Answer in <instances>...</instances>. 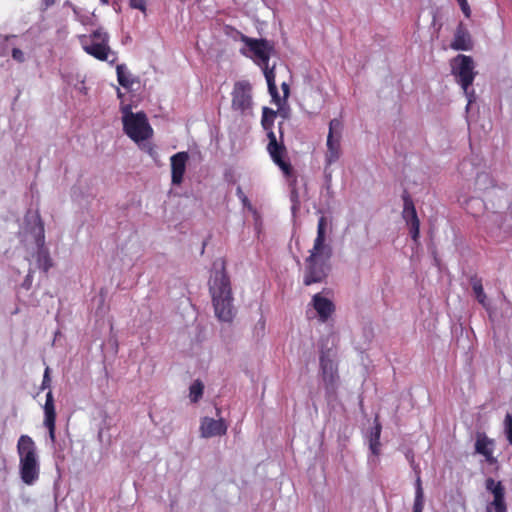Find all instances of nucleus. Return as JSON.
I'll return each instance as SVG.
<instances>
[{
  "instance_id": "nucleus-17",
  "label": "nucleus",
  "mask_w": 512,
  "mask_h": 512,
  "mask_svg": "<svg viewBox=\"0 0 512 512\" xmlns=\"http://www.w3.org/2000/svg\"><path fill=\"white\" fill-rule=\"evenodd\" d=\"M189 159L187 152L182 151L174 154L171 161V181L174 185H180L183 182V176L186 170V164Z\"/></svg>"
},
{
  "instance_id": "nucleus-12",
  "label": "nucleus",
  "mask_w": 512,
  "mask_h": 512,
  "mask_svg": "<svg viewBox=\"0 0 512 512\" xmlns=\"http://www.w3.org/2000/svg\"><path fill=\"white\" fill-rule=\"evenodd\" d=\"M485 487L493 494V501L488 504L487 512H507L505 488L502 482L495 481L493 478H487Z\"/></svg>"
},
{
  "instance_id": "nucleus-43",
  "label": "nucleus",
  "mask_w": 512,
  "mask_h": 512,
  "mask_svg": "<svg viewBox=\"0 0 512 512\" xmlns=\"http://www.w3.org/2000/svg\"><path fill=\"white\" fill-rule=\"evenodd\" d=\"M116 60V58L114 57L111 61H109L110 63H114V61Z\"/></svg>"
},
{
  "instance_id": "nucleus-7",
  "label": "nucleus",
  "mask_w": 512,
  "mask_h": 512,
  "mask_svg": "<svg viewBox=\"0 0 512 512\" xmlns=\"http://www.w3.org/2000/svg\"><path fill=\"white\" fill-rule=\"evenodd\" d=\"M342 130L343 124L341 120L334 118L329 122V131L326 141L327 150L325 152V162L327 166H331L341 157Z\"/></svg>"
},
{
  "instance_id": "nucleus-22",
  "label": "nucleus",
  "mask_w": 512,
  "mask_h": 512,
  "mask_svg": "<svg viewBox=\"0 0 512 512\" xmlns=\"http://www.w3.org/2000/svg\"><path fill=\"white\" fill-rule=\"evenodd\" d=\"M263 69H264V75H265V78H266V81H267V85H268V90H269V93L273 99V101L276 103V104H280V95L278 93V89H277V86H276V83H275V73H274V68H269V66H262Z\"/></svg>"
},
{
  "instance_id": "nucleus-32",
  "label": "nucleus",
  "mask_w": 512,
  "mask_h": 512,
  "mask_svg": "<svg viewBox=\"0 0 512 512\" xmlns=\"http://www.w3.org/2000/svg\"><path fill=\"white\" fill-rule=\"evenodd\" d=\"M11 56L15 61H17L19 63H23L25 61V55H24L23 51L19 48H13L12 52H11Z\"/></svg>"
},
{
  "instance_id": "nucleus-30",
  "label": "nucleus",
  "mask_w": 512,
  "mask_h": 512,
  "mask_svg": "<svg viewBox=\"0 0 512 512\" xmlns=\"http://www.w3.org/2000/svg\"><path fill=\"white\" fill-rule=\"evenodd\" d=\"M236 195L239 198V200L242 202L244 207L248 208L250 211H253V212L255 211L250 200L245 195V193L243 192V190L240 186H238L236 189Z\"/></svg>"
},
{
  "instance_id": "nucleus-38",
  "label": "nucleus",
  "mask_w": 512,
  "mask_h": 512,
  "mask_svg": "<svg viewBox=\"0 0 512 512\" xmlns=\"http://www.w3.org/2000/svg\"><path fill=\"white\" fill-rule=\"evenodd\" d=\"M283 122L278 123V130H279V139L278 142H282L284 144V132H283Z\"/></svg>"
},
{
  "instance_id": "nucleus-13",
  "label": "nucleus",
  "mask_w": 512,
  "mask_h": 512,
  "mask_svg": "<svg viewBox=\"0 0 512 512\" xmlns=\"http://www.w3.org/2000/svg\"><path fill=\"white\" fill-rule=\"evenodd\" d=\"M494 439L489 438L486 433L478 432L474 444L475 453L484 457L489 465L498 463L497 458L494 456Z\"/></svg>"
},
{
  "instance_id": "nucleus-3",
  "label": "nucleus",
  "mask_w": 512,
  "mask_h": 512,
  "mask_svg": "<svg viewBox=\"0 0 512 512\" xmlns=\"http://www.w3.org/2000/svg\"><path fill=\"white\" fill-rule=\"evenodd\" d=\"M277 116V111H274L268 107H264L262 110L261 125L267 132L268 144L267 151L273 160V162L282 170L285 176H291L293 168L290 162L285 160L287 155V149L285 144L278 142V138L273 131L274 121Z\"/></svg>"
},
{
  "instance_id": "nucleus-4",
  "label": "nucleus",
  "mask_w": 512,
  "mask_h": 512,
  "mask_svg": "<svg viewBox=\"0 0 512 512\" xmlns=\"http://www.w3.org/2000/svg\"><path fill=\"white\" fill-rule=\"evenodd\" d=\"M451 72L456 82L461 86L468 99V105L475 100V92L470 87L477 75L473 58L468 55L458 54L451 60Z\"/></svg>"
},
{
  "instance_id": "nucleus-15",
  "label": "nucleus",
  "mask_w": 512,
  "mask_h": 512,
  "mask_svg": "<svg viewBox=\"0 0 512 512\" xmlns=\"http://www.w3.org/2000/svg\"><path fill=\"white\" fill-rule=\"evenodd\" d=\"M44 426L48 429L49 438L52 443L56 441V409L54 404V398L51 391L46 394V401L44 404Z\"/></svg>"
},
{
  "instance_id": "nucleus-21",
  "label": "nucleus",
  "mask_w": 512,
  "mask_h": 512,
  "mask_svg": "<svg viewBox=\"0 0 512 512\" xmlns=\"http://www.w3.org/2000/svg\"><path fill=\"white\" fill-rule=\"evenodd\" d=\"M402 200H403V211H402V217L405 220L406 224H410L414 221H418V215L417 211L413 202V199L411 198L410 194L407 190H404L402 194Z\"/></svg>"
},
{
  "instance_id": "nucleus-8",
  "label": "nucleus",
  "mask_w": 512,
  "mask_h": 512,
  "mask_svg": "<svg viewBox=\"0 0 512 512\" xmlns=\"http://www.w3.org/2000/svg\"><path fill=\"white\" fill-rule=\"evenodd\" d=\"M320 369L327 396H335L339 381L338 367L328 352H322L320 355Z\"/></svg>"
},
{
  "instance_id": "nucleus-34",
  "label": "nucleus",
  "mask_w": 512,
  "mask_h": 512,
  "mask_svg": "<svg viewBox=\"0 0 512 512\" xmlns=\"http://www.w3.org/2000/svg\"><path fill=\"white\" fill-rule=\"evenodd\" d=\"M50 369L47 367L44 372L43 381H42V389L50 387L51 378L49 375Z\"/></svg>"
},
{
  "instance_id": "nucleus-40",
  "label": "nucleus",
  "mask_w": 512,
  "mask_h": 512,
  "mask_svg": "<svg viewBox=\"0 0 512 512\" xmlns=\"http://www.w3.org/2000/svg\"><path fill=\"white\" fill-rule=\"evenodd\" d=\"M280 115L281 117L283 118H287L288 117V114H287V111H285L284 109H280L278 112H277V115Z\"/></svg>"
},
{
  "instance_id": "nucleus-42",
  "label": "nucleus",
  "mask_w": 512,
  "mask_h": 512,
  "mask_svg": "<svg viewBox=\"0 0 512 512\" xmlns=\"http://www.w3.org/2000/svg\"><path fill=\"white\" fill-rule=\"evenodd\" d=\"M109 0H102V3L108 4Z\"/></svg>"
},
{
  "instance_id": "nucleus-41",
  "label": "nucleus",
  "mask_w": 512,
  "mask_h": 512,
  "mask_svg": "<svg viewBox=\"0 0 512 512\" xmlns=\"http://www.w3.org/2000/svg\"><path fill=\"white\" fill-rule=\"evenodd\" d=\"M24 285L28 288L29 285H30V275H27L25 281H24Z\"/></svg>"
},
{
  "instance_id": "nucleus-24",
  "label": "nucleus",
  "mask_w": 512,
  "mask_h": 512,
  "mask_svg": "<svg viewBox=\"0 0 512 512\" xmlns=\"http://www.w3.org/2000/svg\"><path fill=\"white\" fill-rule=\"evenodd\" d=\"M470 284L472 286V290L475 294L477 301L483 306H488L487 296L483 289L482 279L477 275H473L470 277Z\"/></svg>"
},
{
  "instance_id": "nucleus-33",
  "label": "nucleus",
  "mask_w": 512,
  "mask_h": 512,
  "mask_svg": "<svg viewBox=\"0 0 512 512\" xmlns=\"http://www.w3.org/2000/svg\"><path fill=\"white\" fill-rule=\"evenodd\" d=\"M130 6L142 12L146 11V0H129Z\"/></svg>"
},
{
  "instance_id": "nucleus-14",
  "label": "nucleus",
  "mask_w": 512,
  "mask_h": 512,
  "mask_svg": "<svg viewBox=\"0 0 512 512\" xmlns=\"http://www.w3.org/2000/svg\"><path fill=\"white\" fill-rule=\"evenodd\" d=\"M227 429V424L222 418L216 420L210 417H204L201 420L200 433L203 438L225 435Z\"/></svg>"
},
{
  "instance_id": "nucleus-23",
  "label": "nucleus",
  "mask_w": 512,
  "mask_h": 512,
  "mask_svg": "<svg viewBox=\"0 0 512 512\" xmlns=\"http://www.w3.org/2000/svg\"><path fill=\"white\" fill-rule=\"evenodd\" d=\"M497 186L495 179L488 172H480L475 179V187L481 192H486Z\"/></svg>"
},
{
  "instance_id": "nucleus-36",
  "label": "nucleus",
  "mask_w": 512,
  "mask_h": 512,
  "mask_svg": "<svg viewBox=\"0 0 512 512\" xmlns=\"http://www.w3.org/2000/svg\"><path fill=\"white\" fill-rule=\"evenodd\" d=\"M329 167L330 166H327V163L325 162V166H324V177H325V181L328 185H330L331 183V179H332V173L331 171L329 170Z\"/></svg>"
},
{
  "instance_id": "nucleus-5",
  "label": "nucleus",
  "mask_w": 512,
  "mask_h": 512,
  "mask_svg": "<svg viewBox=\"0 0 512 512\" xmlns=\"http://www.w3.org/2000/svg\"><path fill=\"white\" fill-rule=\"evenodd\" d=\"M124 133L134 142L140 143L153 136V128L144 112L133 113L130 106L122 108Z\"/></svg>"
},
{
  "instance_id": "nucleus-26",
  "label": "nucleus",
  "mask_w": 512,
  "mask_h": 512,
  "mask_svg": "<svg viewBox=\"0 0 512 512\" xmlns=\"http://www.w3.org/2000/svg\"><path fill=\"white\" fill-rule=\"evenodd\" d=\"M116 72L119 84L126 89L131 88L133 85V80L130 79V74L127 72L125 65H117Z\"/></svg>"
},
{
  "instance_id": "nucleus-1",
  "label": "nucleus",
  "mask_w": 512,
  "mask_h": 512,
  "mask_svg": "<svg viewBox=\"0 0 512 512\" xmlns=\"http://www.w3.org/2000/svg\"><path fill=\"white\" fill-rule=\"evenodd\" d=\"M326 227L327 218L321 216L318 220L317 235L313 247L309 250V256L305 259L303 272V284L305 286L323 283L329 275L332 248L325 242Z\"/></svg>"
},
{
  "instance_id": "nucleus-9",
  "label": "nucleus",
  "mask_w": 512,
  "mask_h": 512,
  "mask_svg": "<svg viewBox=\"0 0 512 512\" xmlns=\"http://www.w3.org/2000/svg\"><path fill=\"white\" fill-rule=\"evenodd\" d=\"M241 40L252 53L250 56L258 65L267 66L273 51V45L266 39H255L242 35Z\"/></svg>"
},
{
  "instance_id": "nucleus-6",
  "label": "nucleus",
  "mask_w": 512,
  "mask_h": 512,
  "mask_svg": "<svg viewBox=\"0 0 512 512\" xmlns=\"http://www.w3.org/2000/svg\"><path fill=\"white\" fill-rule=\"evenodd\" d=\"M109 36L101 29L95 30L89 38L82 40L84 51L100 61H108V57L112 54L109 47Z\"/></svg>"
},
{
  "instance_id": "nucleus-37",
  "label": "nucleus",
  "mask_w": 512,
  "mask_h": 512,
  "mask_svg": "<svg viewBox=\"0 0 512 512\" xmlns=\"http://www.w3.org/2000/svg\"><path fill=\"white\" fill-rule=\"evenodd\" d=\"M281 88H282V91H283V98H284V100H286L289 97V95H290V86H289L288 83L283 82L281 84Z\"/></svg>"
},
{
  "instance_id": "nucleus-2",
  "label": "nucleus",
  "mask_w": 512,
  "mask_h": 512,
  "mask_svg": "<svg viewBox=\"0 0 512 512\" xmlns=\"http://www.w3.org/2000/svg\"><path fill=\"white\" fill-rule=\"evenodd\" d=\"M220 268L211 278L209 290L216 317L221 321L230 322L234 317V307L230 279L225 270L224 260L220 261Z\"/></svg>"
},
{
  "instance_id": "nucleus-20",
  "label": "nucleus",
  "mask_w": 512,
  "mask_h": 512,
  "mask_svg": "<svg viewBox=\"0 0 512 512\" xmlns=\"http://www.w3.org/2000/svg\"><path fill=\"white\" fill-rule=\"evenodd\" d=\"M450 47L455 51H469L472 49V40L468 31L462 24L456 29L454 39L450 44Z\"/></svg>"
},
{
  "instance_id": "nucleus-27",
  "label": "nucleus",
  "mask_w": 512,
  "mask_h": 512,
  "mask_svg": "<svg viewBox=\"0 0 512 512\" xmlns=\"http://www.w3.org/2000/svg\"><path fill=\"white\" fill-rule=\"evenodd\" d=\"M424 507V494L420 476L416 479V493L413 505V512H422Z\"/></svg>"
},
{
  "instance_id": "nucleus-11",
  "label": "nucleus",
  "mask_w": 512,
  "mask_h": 512,
  "mask_svg": "<svg viewBox=\"0 0 512 512\" xmlns=\"http://www.w3.org/2000/svg\"><path fill=\"white\" fill-rule=\"evenodd\" d=\"M35 243L37 246L36 252V263L39 269H42L43 272L47 273L49 269L53 266V261L50 257V253L45 246V233H44V224L40 217H38V233L35 237Z\"/></svg>"
},
{
  "instance_id": "nucleus-19",
  "label": "nucleus",
  "mask_w": 512,
  "mask_h": 512,
  "mask_svg": "<svg viewBox=\"0 0 512 512\" xmlns=\"http://www.w3.org/2000/svg\"><path fill=\"white\" fill-rule=\"evenodd\" d=\"M19 461L38 460L37 447L28 435H21L17 443Z\"/></svg>"
},
{
  "instance_id": "nucleus-18",
  "label": "nucleus",
  "mask_w": 512,
  "mask_h": 512,
  "mask_svg": "<svg viewBox=\"0 0 512 512\" xmlns=\"http://www.w3.org/2000/svg\"><path fill=\"white\" fill-rule=\"evenodd\" d=\"M19 472L26 485H33L40 475L39 460L19 461Z\"/></svg>"
},
{
  "instance_id": "nucleus-35",
  "label": "nucleus",
  "mask_w": 512,
  "mask_h": 512,
  "mask_svg": "<svg viewBox=\"0 0 512 512\" xmlns=\"http://www.w3.org/2000/svg\"><path fill=\"white\" fill-rule=\"evenodd\" d=\"M462 12L464 13V15L469 18L470 15H471V10H470V7H469V4L467 2V0H464V2L460 1L458 2Z\"/></svg>"
},
{
  "instance_id": "nucleus-10",
  "label": "nucleus",
  "mask_w": 512,
  "mask_h": 512,
  "mask_svg": "<svg viewBox=\"0 0 512 512\" xmlns=\"http://www.w3.org/2000/svg\"><path fill=\"white\" fill-rule=\"evenodd\" d=\"M252 86L248 81H238L232 90L231 107L234 111L244 114L252 107Z\"/></svg>"
},
{
  "instance_id": "nucleus-31",
  "label": "nucleus",
  "mask_w": 512,
  "mask_h": 512,
  "mask_svg": "<svg viewBox=\"0 0 512 512\" xmlns=\"http://www.w3.org/2000/svg\"><path fill=\"white\" fill-rule=\"evenodd\" d=\"M409 226V231H410V235H411V238L417 242L418 239H419V235H420V220L418 221H414L410 224H407Z\"/></svg>"
},
{
  "instance_id": "nucleus-25",
  "label": "nucleus",
  "mask_w": 512,
  "mask_h": 512,
  "mask_svg": "<svg viewBox=\"0 0 512 512\" xmlns=\"http://www.w3.org/2000/svg\"><path fill=\"white\" fill-rule=\"evenodd\" d=\"M382 426L378 421V417L375 418V426L373 431L371 432L369 445L372 453L374 455H378L379 447H380V435H381Z\"/></svg>"
},
{
  "instance_id": "nucleus-39",
  "label": "nucleus",
  "mask_w": 512,
  "mask_h": 512,
  "mask_svg": "<svg viewBox=\"0 0 512 512\" xmlns=\"http://www.w3.org/2000/svg\"><path fill=\"white\" fill-rule=\"evenodd\" d=\"M146 151H147V153H148L149 155H151V156H154V155L156 154V151H155L154 147H153V146H151V145H149V146H148V148H147V150H146Z\"/></svg>"
},
{
  "instance_id": "nucleus-16",
  "label": "nucleus",
  "mask_w": 512,
  "mask_h": 512,
  "mask_svg": "<svg viewBox=\"0 0 512 512\" xmlns=\"http://www.w3.org/2000/svg\"><path fill=\"white\" fill-rule=\"evenodd\" d=\"M311 304L317 315L319 320L325 323L335 312V304L332 300L324 297L321 293H316L313 295Z\"/></svg>"
},
{
  "instance_id": "nucleus-29",
  "label": "nucleus",
  "mask_w": 512,
  "mask_h": 512,
  "mask_svg": "<svg viewBox=\"0 0 512 512\" xmlns=\"http://www.w3.org/2000/svg\"><path fill=\"white\" fill-rule=\"evenodd\" d=\"M504 426L506 438L509 444L512 446V415L510 413H507L505 416Z\"/></svg>"
},
{
  "instance_id": "nucleus-28",
  "label": "nucleus",
  "mask_w": 512,
  "mask_h": 512,
  "mask_svg": "<svg viewBox=\"0 0 512 512\" xmlns=\"http://www.w3.org/2000/svg\"><path fill=\"white\" fill-rule=\"evenodd\" d=\"M204 385L200 380H195L189 388V397L192 403H197L203 396Z\"/></svg>"
}]
</instances>
